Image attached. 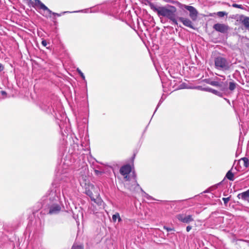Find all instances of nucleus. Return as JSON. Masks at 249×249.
<instances>
[{
  "label": "nucleus",
  "mask_w": 249,
  "mask_h": 249,
  "mask_svg": "<svg viewBox=\"0 0 249 249\" xmlns=\"http://www.w3.org/2000/svg\"><path fill=\"white\" fill-rule=\"evenodd\" d=\"M161 202H162L164 203V202H167V201L163 200V201H161Z\"/></svg>",
  "instance_id": "42"
},
{
  "label": "nucleus",
  "mask_w": 249,
  "mask_h": 249,
  "mask_svg": "<svg viewBox=\"0 0 249 249\" xmlns=\"http://www.w3.org/2000/svg\"><path fill=\"white\" fill-rule=\"evenodd\" d=\"M226 177L230 180L233 181L234 180V175L231 171V170L227 173Z\"/></svg>",
  "instance_id": "24"
},
{
  "label": "nucleus",
  "mask_w": 249,
  "mask_h": 249,
  "mask_svg": "<svg viewBox=\"0 0 249 249\" xmlns=\"http://www.w3.org/2000/svg\"><path fill=\"white\" fill-rule=\"evenodd\" d=\"M41 44L43 46L46 47L47 45V42L45 40H43L41 42Z\"/></svg>",
  "instance_id": "36"
},
{
  "label": "nucleus",
  "mask_w": 249,
  "mask_h": 249,
  "mask_svg": "<svg viewBox=\"0 0 249 249\" xmlns=\"http://www.w3.org/2000/svg\"><path fill=\"white\" fill-rule=\"evenodd\" d=\"M232 6L234 8H239V9H245V8L242 5L237 4L236 3L232 4Z\"/></svg>",
  "instance_id": "29"
},
{
  "label": "nucleus",
  "mask_w": 249,
  "mask_h": 249,
  "mask_svg": "<svg viewBox=\"0 0 249 249\" xmlns=\"http://www.w3.org/2000/svg\"><path fill=\"white\" fill-rule=\"evenodd\" d=\"M224 79H225V76H221Z\"/></svg>",
  "instance_id": "44"
},
{
  "label": "nucleus",
  "mask_w": 249,
  "mask_h": 249,
  "mask_svg": "<svg viewBox=\"0 0 249 249\" xmlns=\"http://www.w3.org/2000/svg\"><path fill=\"white\" fill-rule=\"evenodd\" d=\"M60 195V191L53 188L42 198V206L45 210H47V213L55 214L61 211L62 203Z\"/></svg>",
  "instance_id": "2"
},
{
  "label": "nucleus",
  "mask_w": 249,
  "mask_h": 249,
  "mask_svg": "<svg viewBox=\"0 0 249 249\" xmlns=\"http://www.w3.org/2000/svg\"><path fill=\"white\" fill-rule=\"evenodd\" d=\"M208 83L213 86L219 88L222 90H224L225 89L224 86L225 85L223 82H220L218 81H211Z\"/></svg>",
  "instance_id": "18"
},
{
  "label": "nucleus",
  "mask_w": 249,
  "mask_h": 249,
  "mask_svg": "<svg viewBox=\"0 0 249 249\" xmlns=\"http://www.w3.org/2000/svg\"><path fill=\"white\" fill-rule=\"evenodd\" d=\"M192 227L191 226H187L186 227V231L187 232H189L192 229Z\"/></svg>",
  "instance_id": "37"
},
{
  "label": "nucleus",
  "mask_w": 249,
  "mask_h": 249,
  "mask_svg": "<svg viewBox=\"0 0 249 249\" xmlns=\"http://www.w3.org/2000/svg\"><path fill=\"white\" fill-rule=\"evenodd\" d=\"M94 172L96 175L97 176H100L101 175L103 174V172L99 171L98 170H94Z\"/></svg>",
  "instance_id": "34"
},
{
  "label": "nucleus",
  "mask_w": 249,
  "mask_h": 249,
  "mask_svg": "<svg viewBox=\"0 0 249 249\" xmlns=\"http://www.w3.org/2000/svg\"><path fill=\"white\" fill-rule=\"evenodd\" d=\"M81 214H82V218H83V213H82Z\"/></svg>",
  "instance_id": "43"
},
{
  "label": "nucleus",
  "mask_w": 249,
  "mask_h": 249,
  "mask_svg": "<svg viewBox=\"0 0 249 249\" xmlns=\"http://www.w3.org/2000/svg\"><path fill=\"white\" fill-rule=\"evenodd\" d=\"M205 90L211 92L215 95H216L218 96L221 97L222 96V93L216 90L213 89L212 88H208L205 89Z\"/></svg>",
  "instance_id": "22"
},
{
  "label": "nucleus",
  "mask_w": 249,
  "mask_h": 249,
  "mask_svg": "<svg viewBox=\"0 0 249 249\" xmlns=\"http://www.w3.org/2000/svg\"><path fill=\"white\" fill-rule=\"evenodd\" d=\"M178 19L184 26L195 29L193 22L189 18L179 17Z\"/></svg>",
  "instance_id": "16"
},
{
  "label": "nucleus",
  "mask_w": 249,
  "mask_h": 249,
  "mask_svg": "<svg viewBox=\"0 0 249 249\" xmlns=\"http://www.w3.org/2000/svg\"><path fill=\"white\" fill-rule=\"evenodd\" d=\"M216 15L220 18L223 17L225 16H227L228 15V13L224 11H219L218 12Z\"/></svg>",
  "instance_id": "27"
},
{
  "label": "nucleus",
  "mask_w": 249,
  "mask_h": 249,
  "mask_svg": "<svg viewBox=\"0 0 249 249\" xmlns=\"http://www.w3.org/2000/svg\"><path fill=\"white\" fill-rule=\"evenodd\" d=\"M213 28L217 32L221 33L222 34L227 33L230 30L229 26L223 23H216L213 25Z\"/></svg>",
  "instance_id": "12"
},
{
  "label": "nucleus",
  "mask_w": 249,
  "mask_h": 249,
  "mask_svg": "<svg viewBox=\"0 0 249 249\" xmlns=\"http://www.w3.org/2000/svg\"><path fill=\"white\" fill-rule=\"evenodd\" d=\"M119 2L117 0L113 1L106 5L107 10L105 12L109 15L115 16L119 10Z\"/></svg>",
  "instance_id": "9"
},
{
  "label": "nucleus",
  "mask_w": 249,
  "mask_h": 249,
  "mask_svg": "<svg viewBox=\"0 0 249 249\" xmlns=\"http://www.w3.org/2000/svg\"><path fill=\"white\" fill-rule=\"evenodd\" d=\"M94 11H92L91 9H86L84 10H79L78 12H85V13H92Z\"/></svg>",
  "instance_id": "30"
},
{
  "label": "nucleus",
  "mask_w": 249,
  "mask_h": 249,
  "mask_svg": "<svg viewBox=\"0 0 249 249\" xmlns=\"http://www.w3.org/2000/svg\"><path fill=\"white\" fill-rule=\"evenodd\" d=\"M79 76H80L82 79L84 81V84H85V86L87 87V81L85 79V77L84 74V73L80 70H79Z\"/></svg>",
  "instance_id": "26"
},
{
  "label": "nucleus",
  "mask_w": 249,
  "mask_h": 249,
  "mask_svg": "<svg viewBox=\"0 0 249 249\" xmlns=\"http://www.w3.org/2000/svg\"><path fill=\"white\" fill-rule=\"evenodd\" d=\"M239 20L246 29H249V17L241 15L240 16Z\"/></svg>",
  "instance_id": "17"
},
{
  "label": "nucleus",
  "mask_w": 249,
  "mask_h": 249,
  "mask_svg": "<svg viewBox=\"0 0 249 249\" xmlns=\"http://www.w3.org/2000/svg\"><path fill=\"white\" fill-rule=\"evenodd\" d=\"M163 229L166 230L168 232L174 231V228H169V227H166L165 226H163Z\"/></svg>",
  "instance_id": "31"
},
{
  "label": "nucleus",
  "mask_w": 249,
  "mask_h": 249,
  "mask_svg": "<svg viewBox=\"0 0 249 249\" xmlns=\"http://www.w3.org/2000/svg\"><path fill=\"white\" fill-rule=\"evenodd\" d=\"M81 147L82 149H80V152L79 154H81L82 157L83 163L80 169L81 176L84 177L86 176L88 173V166L86 163V160H88V157L90 154L89 142V137L85 136L84 138L81 139ZM80 149H79V151Z\"/></svg>",
  "instance_id": "3"
},
{
  "label": "nucleus",
  "mask_w": 249,
  "mask_h": 249,
  "mask_svg": "<svg viewBox=\"0 0 249 249\" xmlns=\"http://www.w3.org/2000/svg\"><path fill=\"white\" fill-rule=\"evenodd\" d=\"M214 68L219 71H229L231 68L230 62L223 56H217L214 58Z\"/></svg>",
  "instance_id": "8"
},
{
  "label": "nucleus",
  "mask_w": 249,
  "mask_h": 249,
  "mask_svg": "<svg viewBox=\"0 0 249 249\" xmlns=\"http://www.w3.org/2000/svg\"><path fill=\"white\" fill-rule=\"evenodd\" d=\"M163 99H162V98L161 97V99H160L157 106V107L154 111V114L155 113V112L157 111V110L158 109V108L159 107V106H160V105L162 103V102H163Z\"/></svg>",
  "instance_id": "32"
},
{
  "label": "nucleus",
  "mask_w": 249,
  "mask_h": 249,
  "mask_svg": "<svg viewBox=\"0 0 249 249\" xmlns=\"http://www.w3.org/2000/svg\"><path fill=\"white\" fill-rule=\"evenodd\" d=\"M176 217L179 221L186 224H189L194 221L193 215L190 214L180 213L177 215Z\"/></svg>",
  "instance_id": "11"
},
{
  "label": "nucleus",
  "mask_w": 249,
  "mask_h": 249,
  "mask_svg": "<svg viewBox=\"0 0 249 249\" xmlns=\"http://www.w3.org/2000/svg\"><path fill=\"white\" fill-rule=\"evenodd\" d=\"M222 200L224 201L225 204H226L230 200V197H223Z\"/></svg>",
  "instance_id": "33"
},
{
  "label": "nucleus",
  "mask_w": 249,
  "mask_h": 249,
  "mask_svg": "<svg viewBox=\"0 0 249 249\" xmlns=\"http://www.w3.org/2000/svg\"><path fill=\"white\" fill-rule=\"evenodd\" d=\"M184 8L189 11V16L191 18L195 21L197 17L198 12L195 7L192 6L184 5Z\"/></svg>",
  "instance_id": "14"
},
{
  "label": "nucleus",
  "mask_w": 249,
  "mask_h": 249,
  "mask_svg": "<svg viewBox=\"0 0 249 249\" xmlns=\"http://www.w3.org/2000/svg\"><path fill=\"white\" fill-rule=\"evenodd\" d=\"M1 93L2 95H6V92L3 90L1 91Z\"/></svg>",
  "instance_id": "40"
},
{
  "label": "nucleus",
  "mask_w": 249,
  "mask_h": 249,
  "mask_svg": "<svg viewBox=\"0 0 249 249\" xmlns=\"http://www.w3.org/2000/svg\"><path fill=\"white\" fill-rule=\"evenodd\" d=\"M30 2L32 3V6L34 7L38 8L42 10V12H40L41 15L44 17L48 18L51 14L58 17L61 16L62 15L68 12H64L60 14L54 13L50 10L45 4H44L40 0H29Z\"/></svg>",
  "instance_id": "5"
},
{
  "label": "nucleus",
  "mask_w": 249,
  "mask_h": 249,
  "mask_svg": "<svg viewBox=\"0 0 249 249\" xmlns=\"http://www.w3.org/2000/svg\"><path fill=\"white\" fill-rule=\"evenodd\" d=\"M71 200L72 201V203L71 204L69 203L70 208L71 209V213H72V217L75 220L76 223L78 224V214L76 213H77V206L76 203H74L73 200L71 199Z\"/></svg>",
  "instance_id": "15"
},
{
  "label": "nucleus",
  "mask_w": 249,
  "mask_h": 249,
  "mask_svg": "<svg viewBox=\"0 0 249 249\" xmlns=\"http://www.w3.org/2000/svg\"><path fill=\"white\" fill-rule=\"evenodd\" d=\"M242 160L244 161V165L246 167H248L249 166V160L247 158H243L242 159Z\"/></svg>",
  "instance_id": "28"
},
{
  "label": "nucleus",
  "mask_w": 249,
  "mask_h": 249,
  "mask_svg": "<svg viewBox=\"0 0 249 249\" xmlns=\"http://www.w3.org/2000/svg\"><path fill=\"white\" fill-rule=\"evenodd\" d=\"M129 189L133 192L137 191L138 190H140L143 193L142 196L145 197L146 199L149 200H156L155 198L153 197L152 196L149 195L148 194L145 193L142 188H141L139 184L136 182V181H134V183L131 186L128 187Z\"/></svg>",
  "instance_id": "10"
},
{
  "label": "nucleus",
  "mask_w": 249,
  "mask_h": 249,
  "mask_svg": "<svg viewBox=\"0 0 249 249\" xmlns=\"http://www.w3.org/2000/svg\"><path fill=\"white\" fill-rule=\"evenodd\" d=\"M236 86L237 84L236 83L234 82H230L229 83V89L231 91H233L235 89Z\"/></svg>",
  "instance_id": "25"
},
{
  "label": "nucleus",
  "mask_w": 249,
  "mask_h": 249,
  "mask_svg": "<svg viewBox=\"0 0 249 249\" xmlns=\"http://www.w3.org/2000/svg\"><path fill=\"white\" fill-rule=\"evenodd\" d=\"M150 7L153 11L157 13L159 16L166 17L171 20L173 23L178 25L176 15L177 8L175 6H171L169 8H167L165 7H157L151 3Z\"/></svg>",
  "instance_id": "4"
},
{
  "label": "nucleus",
  "mask_w": 249,
  "mask_h": 249,
  "mask_svg": "<svg viewBox=\"0 0 249 249\" xmlns=\"http://www.w3.org/2000/svg\"><path fill=\"white\" fill-rule=\"evenodd\" d=\"M3 69V67L1 64L0 63V71H2Z\"/></svg>",
  "instance_id": "38"
},
{
  "label": "nucleus",
  "mask_w": 249,
  "mask_h": 249,
  "mask_svg": "<svg viewBox=\"0 0 249 249\" xmlns=\"http://www.w3.org/2000/svg\"><path fill=\"white\" fill-rule=\"evenodd\" d=\"M78 144L73 141V145H71L69 149L68 154L64 158H62L58 162L55 171V176L58 180L63 179L61 177L63 174L67 173L68 168L76 162L78 159Z\"/></svg>",
  "instance_id": "1"
},
{
  "label": "nucleus",
  "mask_w": 249,
  "mask_h": 249,
  "mask_svg": "<svg viewBox=\"0 0 249 249\" xmlns=\"http://www.w3.org/2000/svg\"><path fill=\"white\" fill-rule=\"evenodd\" d=\"M224 99L227 102V103L230 105H231V102H230V101L227 99V98H224Z\"/></svg>",
  "instance_id": "39"
},
{
  "label": "nucleus",
  "mask_w": 249,
  "mask_h": 249,
  "mask_svg": "<svg viewBox=\"0 0 249 249\" xmlns=\"http://www.w3.org/2000/svg\"><path fill=\"white\" fill-rule=\"evenodd\" d=\"M131 167L129 164L123 166L120 169L121 174L124 176V178L126 180H128L129 179V177L128 175L131 172Z\"/></svg>",
  "instance_id": "13"
},
{
  "label": "nucleus",
  "mask_w": 249,
  "mask_h": 249,
  "mask_svg": "<svg viewBox=\"0 0 249 249\" xmlns=\"http://www.w3.org/2000/svg\"><path fill=\"white\" fill-rule=\"evenodd\" d=\"M237 197L239 199H242L249 203V189L247 191L240 193L237 195Z\"/></svg>",
  "instance_id": "19"
},
{
  "label": "nucleus",
  "mask_w": 249,
  "mask_h": 249,
  "mask_svg": "<svg viewBox=\"0 0 249 249\" xmlns=\"http://www.w3.org/2000/svg\"><path fill=\"white\" fill-rule=\"evenodd\" d=\"M117 219L119 222L122 221V219L120 217V214L118 213H116L112 215V221L113 222H115Z\"/></svg>",
  "instance_id": "23"
},
{
  "label": "nucleus",
  "mask_w": 249,
  "mask_h": 249,
  "mask_svg": "<svg viewBox=\"0 0 249 249\" xmlns=\"http://www.w3.org/2000/svg\"><path fill=\"white\" fill-rule=\"evenodd\" d=\"M78 248H79V249H83V246H82V245H79Z\"/></svg>",
  "instance_id": "41"
},
{
  "label": "nucleus",
  "mask_w": 249,
  "mask_h": 249,
  "mask_svg": "<svg viewBox=\"0 0 249 249\" xmlns=\"http://www.w3.org/2000/svg\"><path fill=\"white\" fill-rule=\"evenodd\" d=\"M71 249H78V244L76 242L74 243Z\"/></svg>",
  "instance_id": "35"
},
{
  "label": "nucleus",
  "mask_w": 249,
  "mask_h": 249,
  "mask_svg": "<svg viewBox=\"0 0 249 249\" xmlns=\"http://www.w3.org/2000/svg\"><path fill=\"white\" fill-rule=\"evenodd\" d=\"M95 188L93 185L91 184L86 185L85 194L88 196L91 201L96 203L98 206H101L103 201L99 197L98 192H95Z\"/></svg>",
  "instance_id": "7"
},
{
  "label": "nucleus",
  "mask_w": 249,
  "mask_h": 249,
  "mask_svg": "<svg viewBox=\"0 0 249 249\" xmlns=\"http://www.w3.org/2000/svg\"><path fill=\"white\" fill-rule=\"evenodd\" d=\"M93 212L95 213L96 212H95V211L93 210Z\"/></svg>",
  "instance_id": "46"
},
{
  "label": "nucleus",
  "mask_w": 249,
  "mask_h": 249,
  "mask_svg": "<svg viewBox=\"0 0 249 249\" xmlns=\"http://www.w3.org/2000/svg\"><path fill=\"white\" fill-rule=\"evenodd\" d=\"M95 188L93 185L91 184L86 185L85 194L88 196L91 201L96 203L98 206H101L103 201L99 197L98 192H95Z\"/></svg>",
  "instance_id": "6"
},
{
  "label": "nucleus",
  "mask_w": 249,
  "mask_h": 249,
  "mask_svg": "<svg viewBox=\"0 0 249 249\" xmlns=\"http://www.w3.org/2000/svg\"><path fill=\"white\" fill-rule=\"evenodd\" d=\"M64 117H65V123L63 121H62L61 120H60V122L59 123L58 122L57 123L59 124L60 129H61V131L62 133L63 132V130H64V132L66 133L65 131V128H66L68 127V124L66 123V117H65V115H64Z\"/></svg>",
  "instance_id": "21"
},
{
  "label": "nucleus",
  "mask_w": 249,
  "mask_h": 249,
  "mask_svg": "<svg viewBox=\"0 0 249 249\" xmlns=\"http://www.w3.org/2000/svg\"><path fill=\"white\" fill-rule=\"evenodd\" d=\"M41 108L42 110H44L48 113L53 114L54 112V111L53 108H52V107L50 105H46L45 104H42L41 106Z\"/></svg>",
  "instance_id": "20"
},
{
  "label": "nucleus",
  "mask_w": 249,
  "mask_h": 249,
  "mask_svg": "<svg viewBox=\"0 0 249 249\" xmlns=\"http://www.w3.org/2000/svg\"><path fill=\"white\" fill-rule=\"evenodd\" d=\"M136 176L134 175V179L135 180Z\"/></svg>",
  "instance_id": "45"
}]
</instances>
